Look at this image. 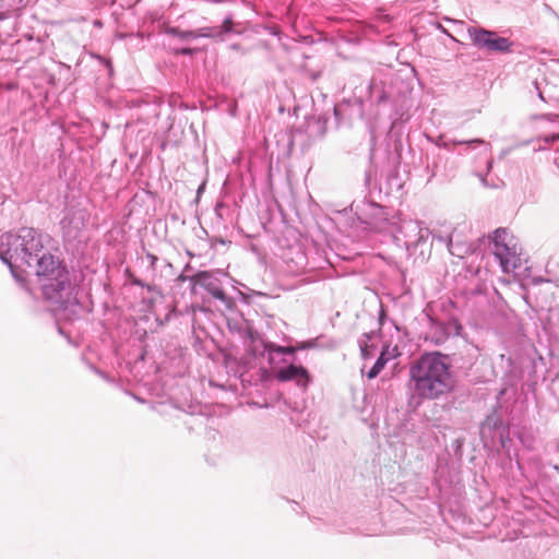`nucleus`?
Wrapping results in <instances>:
<instances>
[{"label":"nucleus","mask_w":559,"mask_h":559,"mask_svg":"<svg viewBox=\"0 0 559 559\" xmlns=\"http://www.w3.org/2000/svg\"><path fill=\"white\" fill-rule=\"evenodd\" d=\"M45 238L32 227L4 233L0 236V259L16 281L22 280L19 269L34 270L44 299L66 310L78 305L75 287L63 261L45 250Z\"/></svg>","instance_id":"nucleus-1"},{"label":"nucleus","mask_w":559,"mask_h":559,"mask_svg":"<svg viewBox=\"0 0 559 559\" xmlns=\"http://www.w3.org/2000/svg\"><path fill=\"white\" fill-rule=\"evenodd\" d=\"M456 384L451 359L440 352H425L409 366V390L421 400H438Z\"/></svg>","instance_id":"nucleus-2"},{"label":"nucleus","mask_w":559,"mask_h":559,"mask_svg":"<svg viewBox=\"0 0 559 559\" xmlns=\"http://www.w3.org/2000/svg\"><path fill=\"white\" fill-rule=\"evenodd\" d=\"M488 238L492 245L491 252L503 273H512L519 278L528 275L530 267L522 257V247L508 228L499 227Z\"/></svg>","instance_id":"nucleus-3"},{"label":"nucleus","mask_w":559,"mask_h":559,"mask_svg":"<svg viewBox=\"0 0 559 559\" xmlns=\"http://www.w3.org/2000/svg\"><path fill=\"white\" fill-rule=\"evenodd\" d=\"M466 32L472 45L480 51L495 55H508L513 51L514 43L508 37L500 36L496 31L469 26Z\"/></svg>","instance_id":"nucleus-4"},{"label":"nucleus","mask_w":559,"mask_h":559,"mask_svg":"<svg viewBox=\"0 0 559 559\" xmlns=\"http://www.w3.org/2000/svg\"><path fill=\"white\" fill-rule=\"evenodd\" d=\"M228 278V274L221 271H200L189 277L193 286L199 285L204 288L213 298L223 302L227 308L234 304L223 288L224 281Z\"/></svg>","instance_id":"nucleus-5"},{"label":"nucleus","mask_w":559,"mask_h":559,"mask_svg":"<svg viewBox=\"0 0 559 559\" xmlns=\"http://www.w3.org/2000/svg\"><path fill=\"white\" fill-rule=\"evenodd\" d=\"M454 153H444L442 151H431L427 155L426 169L430 171V178L440 177L443 180L455 176L457 165L452 159Z\"/></svg>","instance_id":"nucleus-6"},{"label":"nucleus","mask_w":559,"mask_h":559,"mask_svg":"<svg viewBox=\"0 0 559 559\" xmlns=\"http://www.w3.org/2000/svg\"><path fill=\"white\" fill-rule=\"evenodd\" d=\"M227 326L231 334L237 335L242 340L246 349L249 347L259 346L260 335L254 330L253 324L247 320L242 314L236 313L227 318Z\"/></svg>","instance_id":"nucleus-7"},{"label":"nucleus","mask_w":559,"mask_h":559,"mask_svg":"<svg viewBox=\"0 0 559 559\" xmlns=\"http://www.w3.org/2000/svg\"><path fill=\"white\" fill-rule=\"evenodd\" d=\"M345 214H353L349 218L352 219V226L357 231H386L389 225V213L390 212H373L372 217L369 219V212H362V215H359L358 212H344Z\"/></svg>","instance_id":"nucleus-8"},{"label":"nucleus","mask_w":559,"mask_h":559,"mask_svg":"<svg viewBox=\"0 0 559 559\" xmlns=\"http://www.w3.org/2000/svg\"><path fill=\"white\" fill-rule=\"evenodd\" d=\"M313 346V343L306 342L300 344L297 347L294 346H282L272 342L264 341L263 338L259 340V346L249 347V353L254 357L264 356L267 354L269 361L272 362L274 359V355H294L297 349H306Z\"/></svg>","instance_id":"nucleus-9"},{"label":"nucleus","mask_w":559,"mask_h":559,"mask_svg":"<svg viewBox=\"0 0 559 559\" xmlns=\"http://www.w3.org/2000/svg\"><path fill=\"white\" fill-rule=\"evenodd\" d=\"M428 141L433 143L437 151L443 150L444 153H454V146H465L464 152H459V155H463L468 150L476 148L477 146L484 145L487 150H490V143L486 142L483 139H471V140H457V139H449L447 140L444 135H439L438 138L427 136Z\"/></svg>","instance_id":"nucleus-10"},{"label":"nucleus","mask_w":559,"mask_h":559,"mask_svg":"<svg viewBox=\"0 0 559 559\" xmlns=\"http://www.w3.org/2000/svg\"><path fill=\"white\" fill-rule=\"evenodd\" d=\"M276 379L281 382L294 381L302 391H306L311 382L309 371L304 366L295 364L280 368L276 372Z\"/></svg>","instance_id":"nucleus-11"},{"label":"nucleus","mask_w":559,"mask_h":559,"mask_svg":"<svg viewBox=\"0 0 559 559\" xmlns=\"http://www.w3.org/2000/svg\"><path fill=\"white\" fill-rule=\"evenodd\" d=\"M60 225L64 239H76L85 227L84 212H68L60 221Z\"/></svg>","instance_id":"nucleus-12"},{"label":"nucleus","mask_w":559,"mask_h":559,"mask_svg":"<svg viewBox=\"0 0 559 559\" xmlns=\"http://www.w3.org/2000/svg\"><path fill=\"white\" fill-rule=\"evenodd\" d=\"M396 231L407 238V241L411 242H419L424 238L421 234L423 229L416 221L401 222L396 227Z\"/></svg>","instance_id":"nucleus-13"},{"label":"nucleus","mask_w":559,"mask_h":559,"mask_svg":"<svg viewBox=\"0 0 559 559\" xmlns=\"http://www.w3.org/2000/svg\"><path fill=\"white\" fill-rule=\"evenodd\" d=\"M371 98L376 102L377 105H385L393 104L394 99L390 92H388L384 86H378V84H373L371 86Z\"/></svg>","instance_id":"nucleus-14"},{"label":"nucleus","mask_w":559,"mask_h":559,"mask_svg":"<svg viewBox=\"0 0 559 559\" xmlns=\"http://www.w3.org/2000/svg\"><path fill=\"white\" fill-rule=\"evenodd\" d=\"M365 206L373 207L374 210H385L384 206L381 204H378L372 201H368L366 197H362L361 199H355L348 207H345L344 210H364Z\"/></svg>","instance_id":"nucleus-15"},{"label":"nucleus","mask_w":559,"mask_h":559,"mask_svg":"<svg viewBox=\"0 0 559 559\" xmlns=\"http://www.w3.org/2000/svg\"><path fill=\"white\" fill-rule=\"evenodd\" d=\"M234 15L231 13L227 14L222 24L216 26L217 31H219L221 41L226 39V36L233 32L234 27Z\"/></svg>","instance_id":"nucleus-16"},{"label":"nucleus","mask_w":559,"mask_h":559,"mask_svg":"<svg viewBox=\"0 0 559 559\" xmlns=\"http://www.w3.org/2000/svg\"><path fill=\"white\" fill-rule=\"evenodd\" d=\"M166 33L185 41L195 39L194 31H183L176 26L168 27Z\"/></svg>","instance_id":"nucleus-17"},{"label":"nucleus","mask_w":559,"mask_h":559,"mask_svg":"<svg viewBox=\"0 0 559 559\" xmlns=\"http://www.w3.org/2000/svg\"><path fill=\"white\" fill-rule=\"evenodd\" d=\"M194 34H195V39L197 38H212V39L221 41L219 31H217L216 26L201 27V28L194 31Z\"/></svg>","instance_id":"nucleus-18"},{"label":"nucleus","mask_w":559,"mask_h":559,"mask_svg":"<svg viewBox=\"0 0 559 559\" xmlns=\"http://www.w3.org/2000/svg\"><path fill=\"white\" fill-rule=\"evenodd\" d=\"M500 425H501V419L498 416H496V415L487 416L486 419L481 424L480 433L484 435L486 429L492 430V429H496L497 427H499Z\"/></svg>","instance_id":"nucleus-19"},{"label":"nucleus","mask_w":559,"mask_h":559,"mask_svg":"<svg viewBox=\"0 0 559 559\" xmlns=\"http://www.w3.org/2000/svg\"><path fill=\"white\" fill-rule=\"evenodd\" d=\"M385 365L386 364H385V359H384L383 355H380L377 358V360L374 361L373 366L367 372L368 379L376 378L381 372V370L384 368Z\"/></svg>","instance_id":"nucleus-20"},{"label":"nucleus","mask_w":559,"mask_h":559,"mask_svg":"<svg viewBox=\"0 0 559 559\" xmlns=\"http://www.w3.org/2000/svg\"><path fill=\"white\" fill-rule=\"evenodd\" d=\"M380 355H383V357L385 359V364H386L390 359H392L399 355L397 347L394 346L391 348L390 345L383 346Z\"/></svg>","instance_id":"nucleus-21"},{"label":"nucleus","mask_w":559,"mask_h":559,"mask_svg":"<svg viewBox=\"0 0 559 559\" xmlns=\"http://www.w3.org/2000/svg\"><path fill=\"white\" fill-rule=\"evenodd\" d=\"M130 282H131L132 285L140 286V287H145L148 292H156L157 290L156 286L150 285V284H145L142 280H140V278H138L135 276L130 277Z\"/></svg>","instance_id":"nucleus-22"},{"label":"nucleus","mask_w":559,"mask_h":559,"mask_svg":"<svg viewBox=\"0 0 559 559\" xmlns=\"http://www.w3.org/2000/svg\"><path fill=\"white\" fill-rule=\"evenodd\" d=\"M205 187H206V180H203V181L199 185V187H198V189H197L195 197H194V199H193V200L191 201V203H190L191 205H197V204H198V202H199V199H200L201 194H202V193L204 192V190H205Z\"/></svg>","instance_id":"nucleus-23"},{"label":"nucleus","mask_w":559,"mask_h":559,"mask_svg":"<svg viewBox=\"0 0 559 559\" xmlns=\"http://www.w3.org/2000/svg\"><path fill=\"white\" fill-rule=\"evenodd\" d=\"M143 197L152 199L151 193L146 191H143L142 193H136L129 204V210H133L134 206L138 205V200L142 199Z\"/></svg>","instance_id":"nucleus-24"},{"label":"nucleus","mask_w":559,"mask_h":559,"mask_svg":"<svg viewBox=\"0 0 559 559\" xmlns=\"http://www.w3.org/2000/svg\"><path fill=\"white\" fill-rule=\"evenodd\" d=\"M194 52H195V49L190 48V47H185V48L177 50V53L182 55V56H192V55H194Z\"/></svg>","instance_id":"nucleus-25"},{"label":"nucleus","mask_w":559,"mask_h":559,"mask_svg":"<svg viewBox=\"0 0 559 559\" xmlns=\"http://www.w3.org/2000/svg\"><path fill=\"white\" fill-rule=\"evenodd\" d=\"M229 48H230L231 50L239 51V52H241L242 55H245V53L247 52V50H246V49H243V48H242V46H241L240 44H231V45L229 46Z\"/></svg>","instance_id":"nucleus-26"},{"label":"nucleus","mask_w":559,"mask_h":559,"mask_svg":"<svg viewBox=\"0 0 559 559\" xmlns=\"http://www.w3.org/2000/svg\"><path fill=\"white\" fill-rule=\"evenodd\" d=\"M146 259L150 261L151 266L154 269L157 262V257L148 252L146 253Z\"/></svg>","instance_id":"nucleus-27"},{"label":"nucleus","mask_w":559,"mask_h":559,"mask_svg":"<svg viewBox=\"0 0 559 559\" xmlns=\"http://www.w3.org/2000/svg\"><path fill=\"white\" fill-rule=\"evenodd\" d=\"M535 87H536V90H537V95H538V97H539L543 102L548 103L550 99H546V98L544 97V93L540 91L538 82H535Z\"/></svg>","instance_id":"nucleus-28"},{"label":"nucleus","mask_w":559,"mask_h":559,"mask_svg":"<svg viewBox=\"0 0 559 559\" xmlns=\"http://www.w3.org/2000/svg\"><path fill=\"white\" fill-rule=\"evenodd\" d=\"M269 32L273 36H280L281 35V29L277 26L269 27Z\"/></svg>","instance_id":"nucleus-29"},{"label":"nucleus","mask_w":559,"mask_h":559,"mask_svg":"<svg viewBox=\"0 0 559 559\" xmlns=\"http://www.w3.org/2000/svg\"><path fill=\"white\" fill-rule=\"evenodd\" d=\"M384 320H385V312L383 309H381L379 312V324L381 326L384 324Z\"/></svg>","instance_id":"nucleus-30"},{"label":"nucleus","mask_w":559,"mask_h":559,"mask_svg":"<svg viewBox=\"0 0 559 559\" xmlns=\"http://www.w3.org/2000/svg\"><path fill=\"white\" fill-rule=\"evenodd\" d=\"M320 76V73L319 72H310V78L312 81H316L318 78Z\"/></svg>","instance_id":"nucleus-31"},{"label":"nucleus","mask_w":559,"mask_h":559,"mask_svg":"<svg viewBox=\"0 0 559 559\" xmlns=\"http://www.w3.org/2000/svg\"><path fill=\"white\" fill-rule=\"evenodd\" d=\"M359 346H360L361 354L365 356L366 355L367 344L366 343H360Z\"/></svg>","instance_id":"nucleus-32"},{"label":"nucleus","mask_w":559,"mask_h":559,"mask_svg":"<svg viewBox=\"0 0 559 559\" xmlns=\"http://www.w3.org/2000/svg\"><path fill=\"white\" fill-rule=\"evenodd\" d=\"M93 25H94L95 27L100 28V27H103V22H102L100 20H95V21L93 22Z\"/></svg>","instance_id":"nucleus-33"},{"label":"nucleus","mask_w":559,"mask_h":559,"mask_svg":"<svg viewBox=\"0 0 559 559\" xmlns=\"http://www.w3.org/2000/svg\"><path fill=\"white\" fill-rule=\"evenodd\" d=\"M506 394V389H501L497 395V400L499 401Z\"/></svg>","instance_id":"nucleus-34"},{"label":"nucleus","mask_w":559,"mask_h":559,"mask_svg":"<svg viewBox=\"0 0 559 559\" xmlns=\"http://www.w3.org/2000/svg\"><path fill=\"white\" fill-rule=\"evenodd\" d=\"M492 163H493V162H492V159H488V160H487V163H486V164H487V173H489V171H490V169H491V167H492Z\"/></svg>","instance_id":"nucleus-35"},{"label":"nucleus","mask_w":559,"mask_h":559,"mask_svg":"<svg viewBox=\"0 0 559 559\" xmlns=\"http://www.w3.org/2000/svg\"><path fill=\"white\" fill-rule=\"evenodd\" d=\"M98 59H99V60H102V61H104L108 67H110V66H111L109 60H106V59H104V58H103V57H100V56H98Z\"/></svg>","instance_id":"nucleus-36"},{"label":"nucleus","mask_w":559,"mask_h":559,"mask_svg":"<svg viewBox=\"0 0 559 559\" xmlns=\"http://www.w3.org/2000/svg\"><path fill=\"white\" fill-rule=\"evenodd\" d=\"M444 341H445V336L440 337V338H437L435 343H436V344H441V343H443Z\"/></svg>","instance_id":"nucleus-37"},{"label":"nucleus","mask_w":559,"mask_h":559,"mask_svg":"<svg viewBox=\"0 0 559 559\" xmlns=\"http://www.w3.org/2000/svg\"><path fill=\"white\" fill-rule=\"evenodd\" d=\"M189 277H190V276H185V275H182V274H181V275L179 276V280H180V281H189Z\"/></svg>","instance_id":"nucleus-38"},{"label":"nucleus","mask_w":559,"mask_h":559,"mask_svg":"<svg viewBox=\"0 0 559 559\" xmlns=\"http://www.w3.org/2000/svg\"><path fill=\"white\" fill-rule=\"evenodd\" d=\"M221 209H222V203H221V202L216 203V205H215L214 210H215V211H218V210H221Z\"/></svg>","instance_id":"nucleus-39"},{"label":"nucleus","mask_w":559,"mask_h":559,"mask_svg":"<svg viewBox=\"0 0 559 559\" xmlns=\"http://www.w3.org/2000/svg\"><path fill=\"white\" fill-rule=\"evenodd\" d=\"M477 176L480 178V180L485 183V178L481 174H477Z\"/></svg>","instance_id":"nucleus-40"},{"label":"nucleus","mask_w":559,"mask_h":559,"mask_svg":"<svg viewBox=\"0 0 559 559\" xmlns=\"http://www.w3.org/2000/svg\"><path fill=\"white\" fill-rule=\"evenodd\" d=\"M394 215H392V218H395L396 216H399V214H401V212H393Z\"/></svg>","instance_id":"nucleus-41"},{"label":"nucleus","mask_w":559,"mask_h":559,"mask_svg":"<svg viewBox=\"0 0 559 559\" xmlns=\"http://www.w3.org/2000/svg\"><path fill=\"white\" fill-rule=\"evenodd\" d=\"M280 213H281V215L283 216V218H285V212H284V211H281Z\"/></svg>","instance_id":"nucleus-42"},{"label":"nucleus","mask_w":559,"mask_h":559,"mask_svg":"<svg viewBox=\"0 0 559 559\" xmlns=\"http://www.w3.org/2000/svg\"><path fill=\"white\" fill-rule=\"evenodd\" d=\"M215 213H216L219 217H222V215H221V212H219V211H216Z\"/></svg>","instance_id":"nucleus-43"},{"label":"nucleus","mask_w":559,"mask_h":559,"mask_svg":"<svg viewBox=\"0 0 559 559\" xmlns=\"http://www.w3.org/2000/svg\"><path fill=\"white\" fill-rule=\"evenodd\" d=\"M0 20H2V17L0 16Z\"/></svg>","instance_id":"nucleus-44"}]
</instances>
